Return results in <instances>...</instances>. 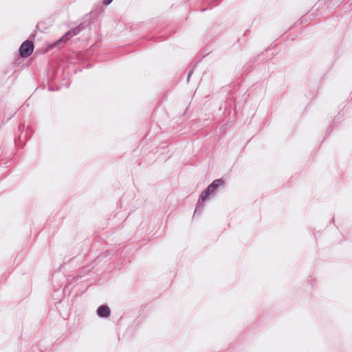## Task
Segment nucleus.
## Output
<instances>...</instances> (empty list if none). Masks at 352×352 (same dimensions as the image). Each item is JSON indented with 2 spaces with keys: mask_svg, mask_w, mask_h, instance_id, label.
Here are the masks:
<instances>
[{
  "mask_svg": "<svg viewBox=\"0 0 352 352\" xmlns=\"http://www.w3.org/2000/svg\"><path fill=\"white\" fill-rule=\"evenodd\" d=\"M223 184V181L221 179H217L212 182L206 189H205L201 194L200 199L198 201L197 206L196 207L195 212H197L198 210H201L204 208L203 202L210 199V197H213L214 193L220 186Z\"/></svg>",
  "mask_w": 352,
  "mask_h": 352,
  "instance_id": "obj_1",
  "label": "nucleus"
},
{
  "mask_svg": "<svg viewBox=\"0 0 352 352\" xmlns=\"http://www.w3.org/2000/svg\"><path fill=\"white\" fill-rule=\"evenodd\" d=\"M83 26L78 25L71 30L68 31L64 36L59 38L56 43H54V46H58L60 43H65L71 37L78 34L82 30Z\"/></svg>",
  "mask_w": 352,
  "mask_h": 352,
  "instance_id": "obj_2",
  "label": "nucleus"
},
{
  "mask_svg": "<svg viewBox=\"0 0 352 352\" xmlns=\"http://www.w3.org/2000/svg\"><path fill=\"white\" fill-rule=\"evenodd\" d=\"M34 50V45L32 41L23 42L19 47V54L23 58H27L31 55Z\"/></svg>",
  "mask_w": 352,
  "mask_h": 352,
  "instance_id": "obj_3",
  "label": "nucleus"
},
{
  "mask_svg": "<svg viewBox=\"0 0 352 352\" xmlns=\"http://www.w3.org/2000/svg\"><path fill=\"white\" fill-rule=\"evenodd\" d=\"M96 312L100 318H108L111 315L110 308L105 305L100 306Z\"/></svg>",
  "mask_w": 352,
  "mask_h": 352,
  "instance_id": "obj_4",
  "label": "nucleus"
},
{
  "mask_svg": "<svg viewBox=\"0 0 352 352\" xmlns=\"http://www.w3.org/2000/svg\"><path fill=\"white\" fill-rule=\"evenodd\" d=\"M113 0H104L103 1V3L106 6H108L109 4H110L111 3Z\"/></svg>",
  "mask_w": 352,
  "mask_h": 352,
  "instance_id": "obj_5",
  "label": "nucleus"
},
{
  "mask_svg": "<svg viewBox=\"0 0 352 352\" xmlns=\"http://www.w3.org/2000/svg\"><path fill=\"white\" fill-rule=\"evenodd\" d=\"M191 74H192V72H190L189 74H188V80H189V78H190Z\"/></svg>",
  "mask_w": 352,
  "mask_h": 352,
  "instance_id": "obj_6",
  "label": "nucleus"
}]
</instances>
